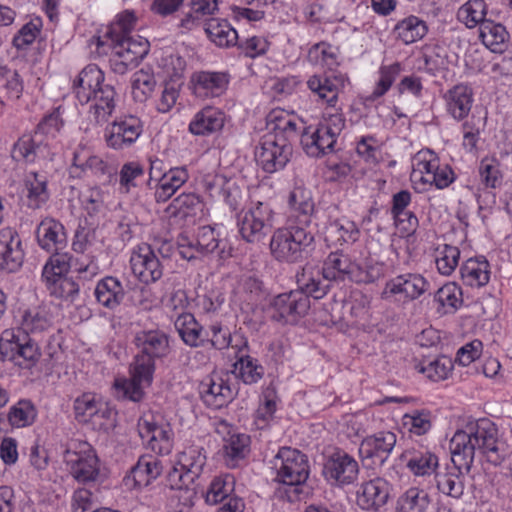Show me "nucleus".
<instances>
[{
	"label": "nucleus",
	"mask_w": 512,
	"mask_h": 512,
	"mask_svg": "<svg viewBox=\"0 0 512 512\" xmlns=\"http://www.w3.org/2000/svg\"><path fill=\"white\" fill-rule=\"evenodd\" d=\"M134 343L140 354L154 359L165 356L169 349L168 338L160 331H141L136 334Z\"/></svg>",
	"instance_id": "72a5a7b5"
},
{
	"label": "nucleus",
	"mask_w": 512,
	"mask_h": 512,
	"mask_svg": "<svg viewBox=\"0 0 512 512\" xmlns=\"http://www.w3.org/2000/svg\"><path fill=\"white\" fill-rule=\"evenodd\" d=\"M238 227L242 238L249 243H259L273 227V211L263 202H257L247 211L238 214Z\"/></svg>",
	"instance_id": "6e6552de"
},
{
	"label": "nucleus",
	"mask_w": 512,
	"mask_h": 512,
	"mask_svg": "<svg viewBox=\"0 0 512 512\" xmlns=\"http://www.w3.org/2000/svg\"><path fill=\"white\" fill-rule=\"evenodd\" d=\"M308 59L311 63L327 66L331 69L336 62V55L332 47L324 42L312 46L308 52Z\"/></svg>",
	"instance_id": "69168bd1"
},
{
	"label": "nucleus",
	"mask_w": 512,
	"mask_h": 512,
	"mask_svg": "<svg viewBox=\"0 0 512 512\" xmlns=\"http://www.w3.org/2000/svg\"><path fill=\"white\" fill-rule=\"evenodd\" d=\"M358 473L359 466L357 461L347 453L332 455L323 468L324 476L339 485L353 483L357 479Z\"/></svg>",
	"instance_id": "a211bd4d"
},
{
	"label": "nucleus",
	"mask_w": 512,
	"mask_h": 512,
	"mask_svg": "<svg viewBox=\"0 0 512 512\" xmlns=\"http://www.w3.org/2000/svg\"><path fill=\"white\" fill-rule=\"evenodd\" d=\"M146 385L131 376L130 379H119L115 381L114 388L116 396L120 399L133 402L140 401L144 396V387Z\"/></svg>",
	"instance_id": "bf43d9fd"
},
{
	"label": "nucleus",
	"mask_w": 512,
	"mask_h": 512,
	"mask_svg": "<svg viewBox=\"0 0 512 512\" xmlns=\"http://www.w3.org/2000/svg\"><path fill=\"white\" fill-rule=\"evenodd\" d=\"M359 236L360 230L357 225L347 218L331 221L325 228V240L333 245L354 243Z\"/></svg>",
	"instance_id": "c9c22d12"
},
{
	"label": "nucleus",
	"mask_w": 512,
	"mask_h": 512,
	"mask_svg": "<svg viewBox=\"0 0 512 512\" xmlns=\"http://www.w3.org/2000/svg\"><path fill=\"white\" fill-rule=\"evenodd\" d=\"M399 72L400 65L398 63L382 66L379 71L380 79L373 92L367 97V100L374 101L382 97L390 89Z\"/></svg>",
	"instance_id": "680f3d73"
},
{
	"label": "nucleus",
	"mask_w": 512,
	"mask_h": 512,
	"mask_svg": "<svg viewBox=\"0 0 512 512\" xmlns=\"http://www.w3.org/2000/svg\"><path fill=\"white\" fill-rule=\"evenodd\" d=\"M37 343L28 335L5 330L0 337V361H13L22 368H31L40 358Z\"/></svg>",
	"instance_id": "423d86ee"
},
{
	"label": "nucleus",
	"mask_w": 512,
	"mask_h": 512,
	"mask_svg": "<svg viewBox=\"0 0 512 512\" xmlns=\"http://www.w3.org/2000/svg\"><path fill=\"white\" fill-rule=\"evenodd\" d=\"M323 277L331 283H345L347 281L356 284H371L384 275L383 264L367 262L360 265L352 257L343 251H335L328 254L323 265Z\"/></svg>",
	"instance_id": "f03ea898"
},
{
	"label": "nucleus",
	"mask_w": 512,
	"mask_h": 512,
	"mask_svg": "<svg viewBox=\"0 0 512 512\" xmlns=\"http://www.w3.org/2000/svg\"><path fill=\"white\" fill-rule=\"evenodd\" d=\"M24 261V250L18 232L5 227L0 230V269L14 273L20 269Z\"/></svg>",
	"instance_id": "ddd939ff"
},
{
	"label": "nucleus",
	"mask_w": 512,
	"mask_h": 512,
	"mask_svg": "<svg viewBox=\"0 0 512 512\" xmlns=\"http://www.w3.org/2000/svg\"><path fill=\"white\" fill-rule=\"evenodd\" d=\"M460 250L456 246L444 244L436 249V266L443 275H450L458 265Z\"/></svg>",
	"instance_id": "6e6d98bb"
},
{
	"label": "nucleus",
	"mask_w": 512,
	"mask_h": 512,
	"mask_svg": "<svg viewBox=\"0 0 512 512\" xmlns=\"http://www.w3.org/2000/svg\"><path fill=\"white\" fill-rule=\"evenodd\" d=\"M53 255L43 267L42 279H53L54 277L63 276L71 268L77 272L82 273L88 270V265H77V261L68 253H60L59 251H52Z\"/></svg>",
	"instance_id": "58836bf2"
},
{
	"label": "nucleus",
	"mask_w": 512,
	"mask_h": 512,
	"mask_svg": "<svg viewBox=\"0 0 512 512\" xmlns=\"http://www.w3.org/2000/svg\"><path fill=\"white\" fill-rule=\"evenodd\" d=\"M288 203L292 209L304 216L311 214L314 208L310 193L301 187H296L291 191Z\"/></svg>",
	"instance_id": "338daca9"
},
{
	"label": "nucleus",
	"mask_w": 512,
	"mask_h": 512,
	"mask_svg": "<svg viewBox=\"0 0 512 512\" xmlns=\"http://www.w3.org/2000/svg\"><path fill=\"white\" fill-rule=\"evenodd\" d=\"M200 205V199L196 194L182 193L173 199L166 212L170 217L184 219L192 215Z\"/></svg>",
	"instance_id": "864d4df0"
},
{
	"label": "nucleus",
	"mask_w": 512,
	"mask_h": 512,
	"mask_svg": "<svg viewBox=\"0 0 512 512\" xmlns=\"http://www.w3.org/2000/svg\"><path fill=\"white\" fill-rule=\"evenodd\" d=\"M116 92L112 85L103 84L92 94L93 115L97 123L106 121L115 108Z\"/></svg>",
	"instance_id": "ea45409f"
},
{
	"label": "nucleus",
	"mask_w": 512,
	"mask_h": 512,
	"mask_svg": "<svg viewBox=\"0 0 512 512\" xmlns=\"http://www.w3.org/2000/svg\"><path fill=\"white\" fill-rule=\"evenodd\" d=\"M249 437L245 434H234L224 444L227 464L235 466L236 462L245 457L248 451Z\"/></svg>",
	"instance_id": "4d7b16f0"
},
{
	"label": "nucleus",
	"mask_w": 512,
	"mask_h": 512,
	"mask_svg": "<svg viewBox=\"0 0 512 512\" xmlns=\"http://www.w3.org/2000/svg\"><path fill=\"white\" fill-rule=\"evenodd\" d=\"M449 449L454 469L469 474L475 453L479 451L488 462L500 465L505 458L498 445V429L489 419H479L468 426V431L458 430L450 440Z\"/></svg>",
	"instance_id": "f257e3e1"
},
{
	"label": "nucleus",
	"mask_w": 512,
	"mask_h": 512,
	"mask_svg": "<svg viewBox=\"0 0 512 512\" xmlns=\"http://www.w3.org/2000/svg\"><path fill=\"white\" fill-rule=\"evenodd\" d=\"M200 393L204 403L215 409L228 405L236 395L228 381L219 376L203 381Z\"/></svg>",
	"instance_id": "393cba45"
},
{
	"label": "nucleus",
	"mask_w": 512,
	"mask_h": 512,
	"mask_svg": "<svg viewBox=\"0 0 512 512\" xmlns=\"http://www.w3.org/2000/svg\"><path fill=\"white\" fill-rule=\"evenodd\" d=\"M130 263L133 274L145 284L156 282L163 275V266L151 246L140 248Z\"/></svg>",
	"instance_id": "6ab92c4d"
},
{
	"label": "nucleus",
	"mask_w": 512,
	"mask_h": 512,
	"mask_svg": "<svg viewBox=\"0 0 512 512\" xmlns=\"http://www.w3.org/2000/svg\"><path fill=\"white\" fill-rule=\"evenodd\" d=\"M464 474H466L465 471L460 473L459 470L437 473L435 475L437 489L446 496L460 499L464 493V481L462 479Z\"/></svg>",
	"instance_id": "de8ad7c7"
},
{
	"label": "nucleus",
	"mask_w": 512,
	"mask_h": 512,
	"mask_svg": "<svg viewBox=\"0 0 512 512\" xmlns=\"http://www.w3.org/2000/svg\"><path fill=\"white\" fill-rule=\"evenodd\" d=\"M272 318L284 324H296L310 309V299L301 291L293 290L274 297Z\"/></svg>",
	"instance_id": "9b49d317"
},
{
	"label": "nucleus",
	"mask_w": 512,
	"mask_h": 512,
	"mask_svg": "<svg viewBox=\"0 0 512 512\" xmlns=\"http://www.w3.org/2000/svg\"><path fill=\"white\" fill-rule=\"evenodd\" d=\"M396 444V435L381 431L366 437L360 444L359 453L365 459L377 460L383 464Z\"/></svg>",
	"instance_id": "5701e85b"
},
{
	"label": "nucleus",
	"mask_w": 512,
	"mask_h": 512,
	"mask_svg": "<svg viewBox=\"0 0 512 512\" xmlns=\"http://www.w3.org/2000/svg\"><path fill=\"white\" fill-rule=\"evenodd\" d=\"M104 84V73L97 65H87L74 80V91L81 104L91 101L93 92Z\"/></svg>",
	"instance_id": "c85d7f7f"
},
{
	"label": "nucleus",
	"mask_w": 512,
	"mask_h": 512,
	"mask_svg": "<svg viewBox=\"0 0 512 512\" xmlns=\"http://www.w3.org/2000/svg\"><path fill=\"white\" fill-rule=\"evenodd\" d=\"M94 294L102 306L115 309L123 302L125 290L117 278L108 276L97 283Z\"/></svg>",
	"instance_id": "f704fd0d"
},
{
	"label": "nucleus",
	"mask_w": 512,
	"mask_h": 512,
	"mask_svg": "<svg viewBox=\"0 0 512 512\" xmlns=\"http://www.w3.org/2000/svg\"><path fill=\"white\" fill-rule=\"evenodd\" d=\"M392 487L382 478L376 477L361 484L357 491V505L368 511H378L389 500Z\"/></svg>",
	"instance_id": "2eb2a0df"
},
{
	"label": "nucleus",
	"mask_w": 512,
	"mask_h": 512,
	"mask_svg": "<svg viewBox=\"0 0 512 512\" xmlns=\"http://www.w3.org/2000/svg\"><path fill=\"white\" fill-rule=\"evenodd\" d=\"M301 145L307 155L311 157H320L327 152L334 151V145L337 137L326 133L325 129L318 124L314 130L311 127L305 128L301 134Z\"/></svg>",
	"instance_id": "bb28decb"
},
{
	"label": "nucleus",
	"mask_w": 512,
	"mask_h": 512,
	"mask_svg": "<svg viewBox=\"0 0 512 512\" xmlns=\"http://www.w3.org/2000/svg\"><path fill=\"white\" fill-rule=\"evenodd\" d=\"M437 466V456L429 451L414 453L407 461V467L416 476L430 475Z\"/></svg>",
	"instance_id": "5fc2aeb1"
},
{
	"label": "nucleus",
	"mask_w": 512,
	"mask_h": 512,
	"mask_svg": "<svg viewBox=\"0 0 512 512\" xmlns=\"http://www.w3.org/2000/svg\"><path fill=\"white\" fill-rule=\"evenodd\" d=\"M191 83L197 97H219L227 89L229 77L222 72L201 71L192 75Z\"/></svg>",
	"instance_id": "b1692460"
},
{
	"label": "nucleus",
	"mask_w": 512,
	"mask_h": 512,
	"mask_svg": "<svg viewBox=\"0 0 512 512\" xmlns=\"http://www.w3.org/2000/svg\"><path fill=\"white\" fill-rule=\"evenodd\" d=\"M51 129H59L58 115L51 114L45 117L37 126L35 136L23 135L11 150V157L16 162L33 163L39 157H45L47 146L37 140L38 133H49Z\"/></svg>",
	"instance_id": "9d476101"
},
{
	"label": "nucleus",
	"mask_w": 512,
	"mask_h": 512,
	"mask_svg": "<svg viewBox=\"0 0 512 512\" xmlns=\"http://www.w3.org/2000/svg\"><path fill=\"white\" fill-rule=\"evenodd\" d=\"M141 132V121L137 117L129 116L107 126L104 137L108 147L122 150L130 147Z\"/></svg>",
	"instance_id": "4468645a"
},
{
	"label": "nucleus",
	"mask_w": 512,
	"mask_h": 512,
	"mask_svg": "<svg viewBox=\"0 0 512 512\" xmlns=\"http://www.w3.org/2000/svg\"><path fill=\"white\" fill-rule=\"evenodd\" d=\"M479 37L483 44L493 52H502L509 34L506 28L492 20H487L481 23L479 27Z\"/></svg>",
	"instance_id": "a19ab883"
},
{
	"label": "nucleus",
	"mask_w": 512,
	"mask_h": 512,
	"mask_svg": "<svg viewBox=\"0 0 512 512\" xmlns=\"http://www.w3.org/2000/svg\"><path fill=\"white\" fill-rule=\"evenodd\" d=\"M98 403L99 400H96L95 396L91 394H83L78 397L74 403L76 417L85 422L94 421Z\"/></svg>",
	"instance_id": "774afa93"
},
{
	"label": "nucleus",
	"mask_w": 512,
	"mask_h": 512,
	"mask_svg": "<svg viewBox=\"0 0 512 512\" xmlns=\"http://www.w3.org/2000/svg\"><path fill=\"white\" fill-rule=\"evenodd\" d=\"M19 331L20 334L39 333L47 330L51 321L44 307L35 306L19 310Z\"/></svg>",
	"instance_id": "e433bc0d"
},
{
	"label": "nucleus",
	"mask_w": 512,
	"mask_h": 512,
	"mask_svg": "<svg viewBox=\"0 0 512 512\" xmlns=\"http://www.w3.org/2000/svg\"><path fill=\"white\" fill-rule=\"evenodd\" d=\"M430 505L429 494L418 488H410L399 496L396 512H427Z\"/></svg>",
	"instance_id": "49530a36"
},
{
	"label": "nucleus",
	"mask_w": 512,
	"mask_h": 512,
	"mask_svg": "<svg viewBox=\"0 0 512 512\" xmlns=\"http://www.w3.org/2000/svg\"><path fill=\"white\" fill-rule=\"evenodd\" d=\"M204 30L208 38L220 48H230L238 44V33L226 19L206 20Z\"/></svg>",
	"instance_id": "473e14b6"
},
{
	"label": "nucleus",
	"mask_w": 512,
	"mask_h": 512,
	"mask_svg": "<svg viewBox=\"0 0 512 512\" xmlns=\"http://www.w3.org/2000/svg\"><path fill=\"white\" fill-rule=\"evenodd\" d=\"M297 291L307 295V298H323L330 290L331 281L323 277V268L304 266L296 274Z\"/></svg>",
	"instance_id": "412c9836"
},
{
	"label": "nucleus",
	"mask_w": 512,
	"mask_h": 512,
	"mask_svg": "<svg viewBox=\"0 0 512 512\" xmlns=\"http://www.w3.org/2000/svg\"><path fill=\"white\" fill-rule=\"evenodd\" d=\"M416 369L432 381L437 382L448 377L453 369V363L450 358L440 356L433 360H423L416 365Z\"/></svg>",
	"instance_id": "3c124183"
},
{
	"label": "nucleus",
	"mask_w": 512,
	"mask_h": 512,
	"mask_svg": "<svg viewBox=\"0 0 512 512\" xmlns=\"http://www.w3.org/2000/svg\"><path fill=\"white\" fill-rule=\"evenodd\" d=\"M272 468L276 471L275 480L284 485V490H279L281 497L289 502L299 500L300 486L309 476L306 455L299 450L282 447L272 460Z\"/></svg>",
	"instance_id": "7ed1b4c3"
},
{
	"label": "nucleus",
	"mask_w": 512,
	"mask_h": 512,
	"mask_svg": "<svg viewBox=\"0 0 512 512\" xmlns=\"http://www.w3.org/2000/svg\"><path fill=\"white\" fill-rule=\"evenodd\" d=\"M444 99L449 114L460 121L466 118L471 110L473 92L469 86L458 84L445 93Z\"/></svg>",
	"instance_id": "c756f323"
},
{
	"label": "nucleus",
	"mask_w": 512,
	"mask_h": 512,
	"mask_svg": "<svg viewBox=\"0 0 512 512\" xmlns=\"http://www.w3.org/2000/svg\"><path fill=\"white\" fill-rule=\"evenodd\" d=\"M156 85L152 74L140 70L132 78V95L135 101L144 102L153 92Z\"/></svg>",
	"instance_id": "052dcab7"
},
{
	"label": "nucleus",
	"mask_w": 512,
	"mask_h": 512,
	"mask_svg": "<svg viewBox=\"0 0 512 512\" xmlns=\"http://www.w3.org/2000/svg\"><path fill=\"white\" fill-rule=\"evenodd\" d=\"M72 166L84 173H90L103 183L109 182L116 174L113 166L107 164L101 157L89 154L85 148L79 147L74 154Z\"/></svg>",
	"instance_id": "a878e982"
},
{
	"label": "nucleus",
	"mask_w": 512,
	"mask_h": 512,
	"mask_svg": "<svg viewBox=\"0 0 512 512\" xmlns=\"http://www.w3.org/2000/svg\"><path fill=\"white\" fill-rule=\"evenodd\" d=\"M233 479L229 475L216 477L206 492L205 500L208 504L215 505L227 500L233 491Z\"/></svg>",
	"instance_id": "13d9d810"
},
{
	"label": "nucleus",
	"mask_w": 512,
	"mask_h": 512,
	"mask_svg": "<svg viewBox=\"0 0 512 512\" xmlns=\"http://www.w3.org/2000/svg\"><path fill=\"white\" fill-rule=\"evenodd\" d=\"M39 246L47 252L60 251L66 247L67 235L64 225L53 217H45L36 228Z\"/></svg>",
	"instance_id": "aec40b11"
},
{
	"label": "nucleus",
	"mask_w": 512,
	"mask_h": 512,
	"mask_svg": "<svg viewBox=\"0 0 512 512\" xmlns=\"http://www.w3.org/2000/svg\"><path fill=\"white\" fill-rule=\"evenodd\" d=\"M314 235L307 227L291 225L277 229L270 240L272 256L279 262L298 263L314 249Z\"/></svg>",
	"instance_id": "20e7f679"
},
{
	"label": "nucleus",
	"mask_w": 512,
	"mask_h": 512,
	"mask_svg": "<svg viewBox=\"0 0 512 512\" xmlns=\"http://www.w3.org/2000/svg\"><path fill=\"white\" fill-rule=\"evenodd\" d=\"M428 31L425 21L416 16H409L395 26L394 32L404 44H412L422 39Z\"/></svg>",
	"instance_id": "a18cd8bd"
},
{
	"label": "nucleus",
	"mask_w": 512,
	"mask_h": 512,
	"mask_svg": "<svg viewBox=\"0 0 512 512\" xmlns=\"http://www.w3.org/2000/svg\"><path fill=\"white\" fill-rule=\"evenodd\" d=\"M429 288L426 279L416 273H406L389 280L382 292L383 298L395 297L396 300L407 302L419 298Z\"/></svg>",
	"instance_id": "f8f14e48"
},
{
	"label": "nucleus",
	"mask_w": 512,
	"mask_h": 512,
	"mask_svg": "<svg viewBox=\"0 0 512 512\" xmlns=\"http://www.w3.org/2000/svg\"><path fill=\"white\" fill-rule=\"evenodd\" d=\"M486 13L487 6L484 0H469L459 8L457 17L468 28H474L477 25L480 27L482 22L488 20L485 18Z\"/></svg>",
	"instance_id": "603ef678"
},
{
	"label": "nucleus",
	"mask_w": 512,
	"mask_h": 512,
	"mask_svg": "<svg viewBox=\"0 0 512 512\" xmlns=\"http://www.w3.org/2000/svg\"><path fill=\"white\" fill-rule=\"evenodd\" d=\"M234 373L245 384L257 383L264 375V368L258 363V360L249 356L241 355L234 363Z\"/></svg>",
	"instance_id": "09e8293b"
},
{
	"label": "nucleus",
	"mask_w": 512,
	"mask_h": 512,
	"mask_svg": "<svg viewBox=\"0 0 512 512\" xmlns=\"http://www.w3.org/2000/svg\"><path fill=\"white\" fill-rule=\"evenodd\" d=\"M205 464L206 456L202 449L189 447L181 453L178 465L168 473L169 486L185 492V503L190 502L196 495L194 483L200 477Z\"/></svg>",
	"instance_id": "39448f33"
},
{
	"label": "nucleus",
	"mask_w": 512,
	"mask_h": 512,
	"mask_svg": "<svg viewBox=\"0 0 512 512\" xmlns=\"http://www.w3.org/2000/svg\"><path fill=\"white\" fill-rule=\"evenodd\" d=\"M162 469V463L156 457L141 456L130 469L129 474L124 477V483L133 488L147 486L161 475Z\"/></svg>",
	"instance_id": "4be33fe9"
},
{
	"label": "nucleus",
	"mask_w": 512,
	"mask_h": 512,
	"mask_svg": "<svg viewBox=\"0 0 512 512\" xmlns=\"http://www.w3.org/2000/svg\"><path fill=\"white\" fill-rule=\"evenodd\" d=\"M42 21L40 18H34L22 26L13 38V45L17 49H25L31 45L40 34Z\"/></svg>",
	"instance_id": "e2e57ef3"
},
{
	"label": "nucleus",
	"mask_w": 512,
	"mask_h": 512,
	"mask_svg": "<svg viewBox=\"0 0 512 512\" xmlns=\"http://www.w3.org/2000/svg\"><path fill=\"white\" fill-rule=\"evenodd\" d=\"M50 295L74 303L79 297V283L65 275L43 280Z\"/></svg>",
	"instance_id": "37998d69"
},
{
	"label": "nucleus",
	"mask_w": 512,
	"mask_h": 512,
	"mask_svg": "<svg viewBox=\"0 0 512 512\" xmlns=\"http://www.w3.org/2000/svg\"><path fill=\"white\" fill-rule=\"evenodd\" d=\"M111 42L115 55L134 65H137L149 51L148 41L140 36L133 38L129 35H118Z\"/></svg>",
	"instance_id": "cd10ccee"
},
{
	"label": "nucleus",
	"mask_w": 512,
	"mask_h": 512,
	"mask_svg": "<svg viewBox=\"0 0 512 512\" xmlns=\"http://www.w3.org/2000/svg\"><path fill=\"white\" fill-rule=\"evenodd\" d=\"M291 155L292 146L287 138L271 134L265 135L255 150L258 165L267 173L283 169Z\"/></svg>",
	"instance_id": "1a4fd4ad"
},
{
	"label": "nucleus",
	"mask_w": 512,
	"mask_h": 512,
	"mask_svg": "<svg viewBox=\"0 0 512 512\" xmlns=\"http://www.w3.org/2000/svg\"><path fill=\"white\" fill-rule=\"evenodd\" d=\"M37 417V409L32 401L27 399L19 400L13 405L8 413V421L13 427L22 428L30 426Z\"/></svg>",
	"instance_id": "8fccbe9b"
},
{
	"label": "nucleus",
	"mask_w": 512,
	"mask_h": 512,
	"mask_svg": "<svg viewBox=\"0 0 512 512\" xmlns=\"http://www.w3.org/2000/svg\"><path fill=\"white\" fill-rule=\"evenodd\" d=\"M63 460L77 482L88 484L97 481L100 474L99 459L88 443H78L75 449L67 448Z\"/></svg>",
	"instance_id": "0eeeda50"
},
{
	"label": "nucleus",
	"mask_w": 512,
	"mask_h": 512,
	"mask_svg": "<svg viewBox=\"0 0 512 512\" xmlns=\"http://www.w3.org/2000/svg\"><path fill=\"white\" fill-rule=\"evenodd\" d=\"M174 325L182 341L190 347L204 346L208 341V333L191 313L180 314Z\"/></svg>",
	"instance_id": "7c9ffc66"
},
{
	"label": "nucleus",
	"mask_w": 512,
	"mask_h": 512,
	"mask_svg": "<svg viewBox=\"0 0 512 512\" xmlns=\"http://www.w3.org/2000/svg\"><path fill=\"white\" fill-rule=\"evenodd\" d=\"M154 370V358L140 353L136 355L132 365V376L134 378L149 386L153 379Z\"/></svg>",
	"instance_id": "0e129e2a"
},
{
	"label": "nucleus",
	"mask_w": 512,
	"mask_h": 512,
	"mask_svg": "<svg viewBox=\"0 0 512 512\" xmlns=\"http://www.w3.org/2000/svg\"><path fill=\"white\" fill-rule=\"evenodd\" d=\"M225 122V115L214 107H205L199 111L189 124V130L194 135H207L220 131Z\"/></svg>",
	"instance_id": "2f4dec72"
},
{
	"label": "nucleus",
	"mask_w": 512,
	"mask_h": 512,
	"mask_svg": "<svg viewBox=\"0 0 512 512\" xmlns=\"http://www.w3.org/2000/svg\"><path fill=\"white\" fill-rule=\"evenodd\" d=\"M206 188L211 196L223 199L233 209L237 208L240 190L235 182L222 175H216L206 183Z\"/></svg>",
	"instance_id": "79ce46f5"
},
{
	"label": "nucleus",
	"mask_w": 512,
	"mask_h": 512,
	"mask_svg": "<svg viewBox=\"0 0 512 512\" xmlns=\"http://www.w3.org/2000/svg\"><path fill=\"white\" fill-rule=\"evenodd\" d=\"M347 78L342 74H315L307 81L308 88L318 96L319 100L335 107L340 91L345 87Z\"/></svg>",
	"instance_id": "dca6fc26"
},
{
	"label": "nucleus",
	"mask_w": 512,
	"mask_h": 512,
	"mask_svg": "<svg viewBox=\"0 0 512 512\" xmlns=\"http://www.w3.org/2000/svg\"><path fill=\"white\" fill-rule=\"evenodd\" d=\"M139 436L147 447L158 455H168L173 448V432L170 426L157 425L148 420L138 423Z\"/></svg>",
	"instance_id": "f3484780"
},
{
	"label": "nucleus",
	"mask_w": 512,
	"mask_h": 512,
	"mask_svg": "<svg viewBox=\"0 0 512 512\" xmlns=\"http://www.w3.org/2000/svg\"><path fill=\"white\" fill-rule=\"evenodd\" d=\"M488 261L482 258H470L460 267V274L463 282L471 287L485 286L490 279Z\"/></svg>",
	"instance_id": "4c0bfd02"
},
{
	"label": "nucleus",
	"mask_w": 512,
	"mask_h": 512,
	"mask_svg": "<svg viewBox=\"0 0 512 512\" xmlns=\"http://www.w3.org/2000/svg\"><path fill=\"white\" fill-rule=\"evenodd\" d=\"M27 205L32 209H40L49 199L46 176L32 172L26 180Z\"/></svg>",
	"instance_id": "c03bdc74"
}]
</instances>
